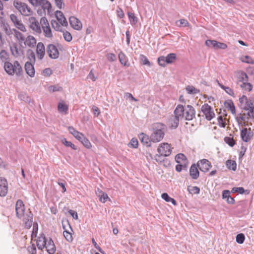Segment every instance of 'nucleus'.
Here are the masks:
<instances>
[{
	"label": "nucleus",
	"instance_id": "obj_1",
	"mask_svg": "<svg viewBox=\"0 0 254 254\" xmlns=\"http://www.w3.org/2000/svg\"><path fill=\"white\" fill-rule=\"evenodd\" d=\"M153 132L150 136L151 140L153 142H159L164 136L165 126L160 123L152 125Z\"/></svg>",
	"mask_w": 254,
	"mask_h": 254
},
{
	"label": "nucleus",
	"instance_id": "obj_2",
	"mask_svg": "<svg viewBox=\"0 0 254 254\" xmlns=\"http://www.w3.org/2000/svg\"><path fill=\"white\" fill-rule=\"evenodd\" d=\"M182 107L177 106L174 111V116H172L169 119L168 125L172 129L176 128L179 125L180 119L182 118V112L183 111Z\"/></svg>",
	"mask_w": 254,
	"mask_h": 254
},
{
	"label": "nucleus",
	"instance_id": "obj_3",
	"mask_svg": "<svg viewBox=\"0 0 254 254\" xmlns=\"http://www.w3.org/2000/svg\"><path fill=\"white\" fill-rule=\"evenodd\" d=\"M13 5L24 16H30L33 14L31 8L25 3L21 2L18 0H14Z\"/></svg>",
	"mask_w": 254,
	"mask_h": 254
},
{
	"label": "nucleus",
	"instance_id": "obj_4",
	"mask_svg": "<svg viewBox=\"0 0 254 254\" xmlns=\"http://www.w3.org/2000/svg\"><path fill=\"white\" fill-rule=\"evenodd\" d=\"M177 106L182 107L183 111L182 112V118L184 117L186 120L190 121L195 117V111L192 106L188 105L186 107H184L183 105H179Z\"/></svg>",
	"mask_w": 254,
	"mask_h": 254
},
{
	"label": "nucleus",
	"instance_id": "obj_5",
	"mask_svg": "<svg viewBox=\"0 0 254 254\" xmlns=\"http://www.w3.org/2000/svg\"><path fill=\"white\" fill-rule=\"evenodd\" d=\"M28 25L29 28L35 33L40 34L42 33L41 26L40 22L33 16L29 17L28 19Z\"/></svg>",
	"mask_w": 254,
	"mask_h": 254
},
{
	"label": "nucleus",
	"instance_id": "obj_6",
	"mask_svg": "<svg viewBox=\"0 0 254 254\" xmlns=\"http://www.w3.org/2000/svg\"><path fill=\"white\" fill-rule=\"evenodd\" d=\"M40 25L45 36L47 38H52L53 37L52 30L49 23L45 17H43L40 19Z\"/></svg>",
	"mask_w": 254,
	"mask_h": 254
},
{
	"label": "nucleus",
	"instance_id": "obj_7",
	"mask_svg": "<svg viewBox=\"0 0 254 254\" xmlns=\"http://www.w3.org/2000/svg\"><path fill=\"white\" fill-rule=\"evenodd\" d=\"M33 6H41V8L45 11L49 12L51 8V4L49 1L47 0H27Z\"/></svg>",
	"mask_w": 254,
	"mask_h": 254
},
{
	"label": "nucleus",
	"instance_id": "obj_8",
	"mask_svg": "<svg viewBox=\"0 0 254 254\" xmlns=\"http://www.w3.org/2000/svg\"><path fill=\"white\" fill-rule=\"evenodd\" d=\"M201 111L208 121H211L215 117L213 109L208 104L203 105L201 108Z\"/></svg>",
	"mask_w": 254,
	"mask_h": 254
},
{
	"label": "nucleus",
	"instance_id": "obj_9",
	"mask_svg": "<svg viewBox=\"0 0 254 254\" xmlns=\"http://www.w3.org/2000/svg\"><path fill=\"white\" fill-rule=\"evenodd\" d=\"M205 45L208 47H212L215 50L226 49L227 48V44L213 40H207Z\"/></svg>",
	"mask_w": 254,
	"mask_h": 254
},
{
	"label": "nucleus",
	"instance_id": "obj_10",
	"mask_svg": "<svg viewBox=\"0 0 254 254\" xmlns=\"http://www.w3.org/2000/svg\"><path fill=\"white\" fill-rule=\"evenodd\" d=\"M47 53L49 57L53 59H57L59 56V52L57 47L54 44H49L47 47Z\"/></svg>",
	"mask_w": 254,
	"mask_h": 254
},
{
	"label": "nucleus",
	"instance_id": "obj_11",
	"mask_svg": "<svg viewBox=\"0 0 254 254\" xmlns=\"http://www.w3.org/2000/svg\"><path fill=\"white\" fill-rule=\"evenodd\" d=\"M10 18L11 21L14 24V26L19 30L22 32H26V29L24 25L22 22L21 20H20L16 15L14 14H11L10 15Z\"/></svg>",
	"mask_w": 254,
	"mask_h": 254
},
{
	"label": "nucleus",
	"instance_id": "obj_12",
	"mask_svg": "<svg viewBox=\"0 0 254 254\" xmlns=\"http://www.w3.org/2000/svg\"><path fill=\"white\" fill-rule=\"evenodd\" d=\"M16 215L17 218L20 219L23 215L25 212V206L23 202L21 199H18L15 204Z\"/></svg>",
	"mask_w": 254,
	"mask_h": 254
},
{
	"label": "nucleus",
	"instance_id": "obj_13",
	"mask_svg": "<svg viewBox=\"0 0 254 254\" xmlns=\"http://www.w3.org/2000/svg\"><path fill=\"white\" fill-rule=\"evenodd\" d=\"M157 150L161 155L164 156H168L171 153L170 146L167 143H161Z\"/></svg>",
	"mask_w": 254,
	"mask_h": 254
},
{
	"label": "nucleus",
	"instance_id": "obj_14",
	"mask_svg": "<svg viewBox=\"0 0 254 254\" xmlns=\"http://www.w3.org/2000/svg\"><path fill=\"white\" fill-rule=\"evenodd\" d=\"M197 166L199 170L203 172H208L212 167L210 162L205 159L199 160L197 163Z\"/></svg>",
	"mask_w": 254,
	"mask_h": 254
},
{
	"label": "nucleus",
	"instance_id": "obj_15",
	"mask_svg": "<svg viewBox=\"0 0 254 254\" xmlns=\"http://www.w3.org/2000/svg\"><path fill=\"white\" fill-rule=\"evenodd\" d=\"M241 136L244 141L248 142L253 136V132L250 128H244L241 131Z\"/></svg>",
	"mask_w": 254,
	"mask_h": 254
},
{
	"label": "nucleus",
	"instance_id": "obj_16",
	"mask_svg": "<svg viewBox=\"0 0 254 254\" xmlns=\"http://www.w3.org/2000/svg\"><path fill=\"white\" fill-rule=\"evenodd\" d=\"M69 21L71 26L76 30L81 29L82 25L81 21L74 16H71L69 18Z\"/></svg>",
	"mask_w": 254,
	"mask_h": 254
},
{
	"label": "nucleus",
	"instance_id": "obj_17",
	"mask_svg": "<svg viewBox=\"0 0 254 254\" xmlns=\"http://www.w3.org/2000/svg\"><path fill=\"white\" fill-rule=\"evenodd\" d=\"M36 54L38 58L41 60L44 58L45 54V48L44 44L42 42H39L37 45Z\"/></svg>",
	"mask_w": 254,
	"mask_h": 254
},
{
	"label": "nucleus",
	"instance_id": "obj_18",
	"mask_svg": "<svg viewBox=\"0 0 254 254\" xmlns=\"http://www.w3.org/2000/svg\"><path fill=\"white\" fill-rule=\"evenodd\" d=\"M48 240L43 234L38 237L36 244L39 250H42L45 248Z\"/></svg>",
	"mask_w": 254,
	"mask_h": 254
},
{
	"label": "nucleus",
	"instance_id": "obj_19",
	"mask_svg": "<svg viewBox=\"0 0 254 254\" xmlns=\"http://www.w3.org/2000/svg\"><path fill=\"white\" fill-rule=\"evenodd\" d=\"M46 248L47 252L49 254H54L56 250L55 244L51 238H49L46 245Z\"/></svg>",
	"mask_w": 254,
	"mask_h": 254
},
{
	"label": "nucleus",
	"instance_id": "obj_20",
	"mask_svg": "<svg viewBox=\"0 0 254 254\" xmlns=\"http://www.w3.org/2000/svg\"><path fill=\"white\" fill-rule=\"evenodd\" d=\"M57 19L59 23L64 26L67 25V22L63 13L61 11H57L55 14Z\"/></svg>",
	"mask_w": 254,
	"mask_h": 254
},
{
	"label": "nucleus",
	"instance_id": "obj_21",
	"mask_svg": "<svg viewBox=\"0 0 254 254\" xmlns=\"http://www.w3.org/2000/svg\"><path fill=\"white\" fill-rule=\"evenodd\" d=\"M25 69L27 74L30 77H34L35 75V69L33 64L27 62L25 64Z\"/></svg>",
	"mask_w": 254,
	"mask_h": 254
},
{
	"label": "nucleus",
	"instance_id": "obj_22",
	"mask_svg": "<svg viewBox=\"0 0 254 254\" xmlns=\"http://www.w3.org/2000/svg\"><path fill=\"white\" fill-rule=\"evenodd\" d=\"M190 175L192 179H197L199 176V173L195 164H192L190 169Z\"/></svg>",
	"mask_w": 254,
	"mask_h": 254
},
{
	"label": "nucleus",
	"instance_id": "obj_23",
	"mask_svg": "<svg viewBox=\"0 0 254 254\" xmlns=\"http://www.w3.org/2000/svg\"><path fill=\"white\" fill-rule=\"evenodd\" d=\"M96 193L99 197L100 201L102 203H105L108 199L110 200L107 194L100 190L99 189H98L96 191Z\"/></svg>",
	"mask_w": 254,
	"mask_h": 254
},
{
	"label": "nucleus",
	"instance_id": "obj_24",
	"mask_svg": "<svg viewBox=\"0 0 254 254\" xmlns=\"http://www.w3.org/2000/svg\"><path fill=\"white\" fill-rule=\"evenodd\" d=\"M36 44V40L35 38L31 35H29L25 39L24 44L30 48L34 47Z\"/></svg>",
	"mask_w": 254,
	"mask_h": 254
},
{
	"label": "nucleus",
	"instance_id": "obj_25",
	"mask_svg": "<svg viewBox=\"0 0 254 254\" xmlns=\"http://www.w3.org/2000/svg\"><path fill=\"white\" fill-rule=\"evenodd\" d=\"M139 138L141 142L144 144H145L147 146H150L151 145L150 142L152 141L151 140V138L150 139L147 135L141 133L139 135Z\"/></svg>",
	"mask_w": 254,
	"mask_h": 254
},
{
	"label": "nucleus",
	"instance_id": "obj_26",
	"mask_svg": "<svg viewBox=\"0 0 254 254\" xmlns=\"http://www.w3.org/2000/svg\"><path fill=\"white\" fill-rule=\"evenodd\" d=\"M33 214L29 212L26 214V216L23 219V221L25 223V227L27 228H30L33 222Z\"/></svg>",
	"mask_w": 254,
	"mask_h": 254
},
{
	"label": "nucleus",
	"instance_id": "obj_27",
	"mask_svg": "<svg viewBox=\"0 0 254 254\" xmlns=\"http://www.w3.org/2000/svg\"><path fill=\"white\" fill-rule=\"evenodd\" d=\"M175 160L176 162L179 164L185 163L187 164L188 163V160L186 156L182 153L177 154L175 157Z\"/></svg>",
	"mask_w": 254,
	"mask_h": 254
},
{
	"label": "nucleus",
	"instance_id": "obj_28",
	"mask_svg": "<svg viewBox=\"0 0 254 254\" xmlns=\"http://www.w3.org/2000/svg\"><path fill=\"white\" fill-rule=\"evenodd\" d=\"M4 68L5 71L9 75L14 74L13 64L8 62L4 63Z\"/></svg>",
	"mask_w": 254,
	"mask_h": 254
},
{
	"label": "nucleus",
	"instance_id": "obj_29",
	"mask_svg": "<svg viewBox=\"0 0 254 254\" xmlns=\"http://www.w3.org/2000/svg\"><path fill=\"white\" fill-rule=\"evenodd\" d=\"M238 78L239 79V81H238V84H239L240 82H245L248 81V76L247 74L243 71H241L238 73Z\"/></svg>",
	"mask_w": 254,
	"mask_h": 254
},
{
	"label": "nucleus",
	"instance_id": "obj_30",
	"mask_svg": "<svg viewBox=\"0 0 254 254\" xmlns=\"http://www.w3.org/2000/svg\"><path fill=\"white\" fill-rule=\"evenodd\" d=\"M225 106L228 109L230 112L233 114H235V108L234 105V103L231 100H228L225 102Z\"/></svg>",
	"mask_w": 254,
	"mask_h": 254
},
{
	"label": "nucleus",
	"instance_id": "obj_31",
	"mask_svg": "<svg viewBox=\"0 0 254 254\" xmlns=\"http://www.w3.org/2000/svg\"><path fill=\"white\" fill-rule=\"evenodd\" d=\"M12 32L14 33L15 38L19 41L23 42L25 40V37L23 34L17 30L16 29H12Z\"/></svg>",
	"mask_w": 254,
	"mask_h": 254
},
{
	"label": "nucleus",
	"instance_id": "obj_32",
	"mask_svg": "<svg viewBox=\"0 0 254 254\" xmlns=\"http://www.w3.org/2000/svg\"><path fill=\"white\" fill-rule=\"evenodd\" d=\"M186 89L188 93L190 94L195 95L200 92V90L199 89L195 88L193 86H187Z\"/></svg>",
	"mask_w": 254,
	"mask_h": 254
},
{
	"label": "nucleus",
	"instance_id": "obj_33",
	"mask_svg": "<svg viewBox=\"0 0 254 254\" xmlns=\"http://www.w3.org/2000/svg\"><path fill=\"white\" fill-rule=\"evenodd\" d=\"M27 56L29 61L32 64H34L35 62V55L34 52L32 50H28L27 51Z\"/></svg>",
	"mask_w": 254,
	"mask_h": 254
},
{
	"label": "nucleus",
	"instance_id": "obj_34",
	"mask_svg": "<svg viewBox=\"0 0 254 254\" xmlns=\"http://www.w3.org/2000/svg\"><path fill=\"white\" fill-rule=\"evenodd\" d=\"M226 166L228 169H231L233 171H235L237 168V164L236 162L232 160H228L226 162Z\"/></svg>",
	"mask_w": 254,
	"mask_h": 254
},
{
	"label": "nucleus",
	"instance_id": "obj_35",
	"mask_svg": "<svg viewBox=\"0 0 254 254\" xmlns=\"http://www.w3.org/2000/svg\"><path fill=\"white\" fill-rule=\"evenodd\" d=\"M58 111L60 113L66 114L68 111V106L63 103H59L58 104Z\"/></svg>",
	"mask_w": 254,
	"mask_h": 254
},
{
	"label": "nucleus",
	"instance_id": "obj_36",
	"mask_svg": "<svg viewBox=\"0 0 254 254\" xmlns=\"http://www.w3.org/2000/svg\"><path fill=\"white\" fill-rule=\"evenodd\" d=\"M13 70L14 73H15L17 75L20 74L22 71V67H21L19 63L17 61H15L13 64Z\"/></svg>",
	"mask_w": 254,
	"mask_h": 254
},
{
	"label": "nucleus",
	"instance_id": "obj_37",
	"mask_svg": "<svg viewBox=\"0 0 254 254\" xmlns=\"http://www.w3.org/2000/svg\"><path fill=\"white\" fill-rule=\"evenodd\" d=\"M127 15L131 25H135L137 23L138 18L133 13L128 12H127Z\"/></svg>",
	"mask_w": 254,
	"mask_h": 254
},
{
	"label": "nucleus",
	"instance_id": "obj_38",
	"mask_svg": "<svg viewBox=\"0 0 254 254\" xmlns=\"http://www.w3.org/2000/svg\"><path fill=\"white\" fill-rule=\"evenodd\" d=\"M120 63L124 65H126L127 63V59L126 55L122 52H120L118 55Z\"/></svg>",
	"mask_w": 254,
	"mask_h": 254
},
{
	"label": "nucleus",
	"instance_id": "obj_39",
	"mask_svg": "<svg viewBox=\"0 0 254 254\" xmlns=\"http://www.w3.org/2000/svg\"><path fill=\"white\" fill-rule=\"evenodd\" d=\"M63 228L64 230L63 233L65 239L69 242H72L73 238L71 234L65 230V227L64 226H63Z\"/></svg>",
	"mask_w": 254,
	"mask_h": 254
},
{
	"label": "nucleus",
	"instance_id": "obj_40",
	"mask_svg": "<svg viewBox=\"0 0 254 254\" xmlns=\"http://www.w3.org/2000/svg\"><path fill=\"white\" fill-rule=\"evenodd\" d=\"M166 59V61L167 62V63L168 64H172L173 63V62L175 60L176 58V54L174 53H170L166 57H165Z\"/></svg>",
	"mask_w": 254,
	"mask_h": 254
},
{
	"label": "nucleus",
	"instance_id": "obj_41",
	"mask_svg": "<svg viewBox=\"0 0 254 254\" xmlns=\"http://www.w3.org/2000/svg\"><path fill=\"white\" fill-rule=\"evenodd\" d=\"M240 87L244 90L250 91L252 89V85L251 84L246 82H243L240 84Z\"/></svg>",
	"mask_w": 254,
	"mask_h": 254
},
{
	"label": "nucleus",
	"instance_id": "obj_42",
	"mask_svg": "<svg viewBox=\"0 0 254 254\" xmlns=\"http://www.w3.org/2000/svg\"><path fill=\"white\" fill-rule=\"evenodd\" d=\"M8 56V54L4 50L0 52V59L2 62H7Z\"/></svg>",
	"mask_w": 254,
	"mask_h": 254
},
{
	"label": "nucleus",
	"instance_id": "obj_43",
	"mask_svg": "<svg viewBox=\"0 0 254 254\" xmlns=\"http://www.w3.org/2000/svg\"><path fill=\"white\" fill-rule=\"evenodd\" d=\"M218 84H219V86L223 89H224L225 90V91L229 95H233L234 94V92L233 91V90L229 87H226V86H224L223 85H222V84L218 82V80L216 81Z\"/></svg>",
	"mask_w": 254,
	"mask_h": 254
},
{
	"label": "nucleus",
	"instance_id": "obj_44",
	"mask_svg": "<svg viewBox=\"0 0 254 254\" xmlns=\"http://www.w3.org/2000/svg\"><path fill=\"white\" fill-rule=\"evenodd\" d=\"M51 24L53 28L56 31H62V27L59 24V22L56 20L51 21Z\"/></svg>",
	"mask_w": 254,
	"mask_h": 254
},
{
	"label": "nucleus",
	"instance_id": "obj_45",
	"mask_svg": "<svg viewBox=\"0 0 254 254\" xmlns=\"http://www.w3.org/2000/svg\"><path fill=\"white\" fill-rule=\"evenodd\" d=\"M80 141L87 148H90L91 147V144L89 140L83 135V138H82Z\"/></svg>",
	"mask_w": 254,
	"mask_h": 254
},
{
	"label": "nucleus",
	"instance_id": "obj_46",
	"mask_svg": "<svg viewBox=\"0 0 254 254\" xmlns=\"http://www.w3.org/2000/svg\"><path fill=\"white\" fill-rule=\"evenodd\" d=\"M254 103V100H252L251 99H250L249 100H248V99L244 108L245 110H250V111L251 112V109L252 108H254V107L253 106Z\"/></svg>",
	"mask_w": 254,
	"mask_h": 254
},
{
	"label": "nucleus",
	"instance_id": "obj_47",
	"mask_svg": "<svg viewBox=\"0 0 254 254\" xmlns=\"http://www.w3.org/2000/svg\"><path fill=\"white\" fill-rule=\"evenodd\" d=\"M62 143L66 147H70L72 149L76 150V148L75 146L71 142L66 140L65 138H63L62 140Z\"/></svg>",
	"mask_w": 254,
	"mask_h": 254
},
{
	"label": "nucleus",
	"instance_id": "obj_48",
	"mask_svg": "<svg viewBox=\"0 0 254 254\" xmlns=\"http://www.w3.org/2000/svg\"><path fill=\"white\" fill-rule=\"evenodd\" d=\"M242 62L248 64H254V60L248 56H245L241 58Z\"/></svg>",
	"mask_w": 254,
	"mask_h": 254
},
{
	"label": "nucleus",
	"instance_id": "obj_49",
	"mask_svg": "<svg viewBox=\"0 0 254 254\" xmlns=\"http://www.w3.org/2000/svg\"><path fill=\"white\" fill-rule=\"evenodd\" d=\"M166 57L164 56H161L158 59V64L162 66H165L167 64V62L166 61Z\"/></svg>",
	"mask_w": 254,
	"mask_h": 254
},
{
	"label": "nucleus",
	"instance_id": "obj_50",
	"mask_svg": "<svg viewBox=\"0 0 254 254\" xmlns=\"http://www.w3.org/2000/svg\"><path fill=\"white\" fill-rule=\"evenodd\" d=\"M245 239V237L244 235L242 233H241V234H238L237 235L236 240V242L238 243H239L240 244H242L244 243Z\"/></svg>",
	"mask_w": 254,
	"mask_h": 254
},
{
	"label": "nucleus",
	"instance_id": "obj_51",
	"mask_svg": "<svg viewBox=\"0 0 254 254\" xmlns=\"http://www.w3.org/2000/svg\"><path fill=\"white\" fill-rule=\"evenodd\" d=\"M63 36L64 40L67 42H70L72 40V37L71 34L69 32L67 31H64Z\"/></svg>",
	"mask_w": 254,
	"mask_h": 254
},
{
	"label": "nucleus",
	"instance_id": "obj_52",
	"mask_svg": "<svg viewBox=\"0 0 254 254\" xmlns=\"http://www.w3.org/2000/svg\"><path fill=\"white\" fill-rule=\"evenodd\" d=\"M140 60L143 64L147 65L149 66H150L151 63L148 61V59L147 58V57L145 56L142 55H140Z\"/></svg>",
	"mask_w": 254,
	"mask_h": 254
},
{
	"label": "nucleus",
	"instance_id": "obj_53",
	"mask_svg": "<svg viewBox=\"0 0 254 254\" xmlns=\"http://www.w3.org/2000/svg\"><path fill=\"white\" fill-rule=\"evenodd\" d=\"M8 187L0 186V196H5L7 193Z\"/></svg>",
	"mask_w": 254,
	"mask_h": 254
},
{
	"label": "nucleus",
	"instance_id": "obj_54",
	"mask_svg": "<svg viewBox=\"0 0 254 254\" xmlns=\"http://www.w3.org/2000/svg\"><path fill=\"white\" fill-rule=\"evenodd\" d=\"M224 140L226 143H227L229 145L232 147L235 144V142L233 138L229 137H226L224 138Z\"/></svg>",
	"mask_w": 254,
	"mask_h": 254
},
{
	"label": "nucleus",
	"instance_id": "obj_55",
	"mask_svg": "<svg viewBox=\"0 0 254 254\" xmlns=\"http://www.w3.org/2000/svg\"><path fill=\"white\" fill-rule=\"evenodd\" d=\"M177 25L179 26H187L189 25V22L188 21L184 19H180L176 22Z\"/></svg>",
	"mask_w": 254,
	"mask_h": 254
},
{
	"label": "nucleus",
	"instance_id": "obj_56",
	"mask_svg": "<svg viewBox=\"0 0 254 254\" xmlns=\"http://www.w3.org/2000/svg\"><path fill=\"white\" fill-rule=\"evenodd\" d=\"M188 190L190 192L193 193L194 194H198L200 191L199 188L196 186L189 188Z\"/></svg>",
	"mask_w": 254,
	"mask_h": 254
},
{
	"label": "nucleus",
	"instance_id": "obj_57",
	"mask_svg": "<svg viewBox=\"0 0 254 254\" xmlns=\"http://www.w3.org/2000/svg\"><path fill=\"white\" fill-rule=\"evenodd\" d=\"M187 167V164H179L176 166V170L179 172H181L183 169H186Z\"/></svg>",
	"mask_w": 254,
	"mask_h": 254
},
{
	"label": "nucleus",
	"instance_id": "obj_58",
	"mask_svg": "<svg viewBox=\"0 0 254 254\" xmlns=\"http://www.w3.org/2000/svg\"><path fill=\"white\" fill-rule=\"evenodd\" d=\"M27 249L30 254H36L37 253L36 247L33 244L32 246L28 247Z\"/></svg>",
	"mask_w": 254,
	"mask_h": 254
},
{
	"label": "nucleus",
	"instance_id": "obj_59",
	"mask_svg": "<svg viewBox=\"0 0 254 254\" xmlns=\"http://www.w3.org/2000/svg\"><path fill=\"white\" fill-rule=\"evenodd\" d=\"M73 135L75 137L76 139L80 141L82 138H83L84 134L77 130Z\"/></svg>",
	"mask_w": 254,
	"mask_h": 254
},
{
	"label": "nucleus",
	"instance_id": "obj_60",
	"mask_svg": "<svg viewBox=\"0 0 254 254\" xmlns=\"http://www.w3.org/2000/svg\"><path fill=\"white\" fill-rule=\"evenodd\" d=\"M62 89V87L56 86H51L49 87V91L51 92L60 91Z\"/></svg>",
	"mask_w": 254,
	"mask_h": 254
},
{
	"label": "nucleus",
	"instance_id": "obj_61",
	"mask_svg": "<svg viewBox=\"0 0 254 254\" xmlns=\"http://www.w3.org/2000/svg\"><path fill=\"white\" fill-rule=\"evenodd\" d=\"M116 12H117L118 16L120 18H123L124 17L125 14H124V11L122 10V9L121 8H120V7H118Z\"/></svg>",
	"mask_w": 254,
	"mask_h": 254
},
{
	"label": "nucleus",
	"instance_id": "obj_62",
	"mask_svg": "<svg viewBox=\"0 0 254 254\" xmlns=\"http://www.w3.org/2000/svg\"><path fill=\"white\" fill-rule=\"evenodd\" d=\"M92 242L94 247L97 249L101 253L104 254V252L102 250V249L98 245L97 243L95 242L94 238L92 239Z\"/></svg>",
	"mask_w": 254,
	"mask_h": 254
},
{
	"label": "nucleus",
	"instance_id": "obj_63",
	"mask_svg": "<svg viewBox=\"0 0 254 254\" xmlns=\"http://www.w3.org/2000/svg\"><path fill=\"white\" fill-rule=\"evenodd\" d=\"M18 98L21 100H23L25 102H29L30 101V99L28 96H26V94H21L18 95Z\"/></svg>",
	"mask_w": 254,
	"mask_h": 254
},
{
	"label": "nucleus",
	"instance_id": "obj_64",
	"mask_svg": "<svg viewBox=\"0 0 254 254\" xmlns=\"http://www.w3.org/2000/svg\"><path fill=\"white\" fill-rule=\"evenodd\" d=\"M108 60L111 62L115 61L116 60V56L114 54L110 53L107 55Z\"/></svg>",
	"mask_w": 254,
	"mask_h": 254
}]
</instances>
